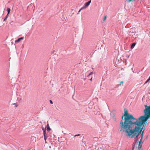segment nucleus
<instances>
[{
  "instance_id": "nucleus-10",
  "label": "nucleus",
  "mask_w": 150,
  "mask_h": 150,
  "mask_svg": "<svg viewBox=\"0 0 150 150\" xmlns=\"http://www.w3.org/2000/svg\"><path fill=\"white\" fill-rule=\"evenodd\" d=\"M136 0H128V2H133L135 1Z\"/></svg>"
},
{
  "instance_id": "nucleus-22",
  "label": "nucleus",
  "mask_w": 150,
  "mask_h": 150,
  "mask_svg": "<svg viewBox=\"0 0 150 150\" xmlns=\"http://www.w3.org/2000/svg\"><path fill=\"white\" fill-rule=\"evenodd\" d=\"M149 91H150V89H149Z\"/></svg>"
},
{
  "instance_id": "nucleus-1",
  "label": "nucleus",
  "mask_w": 150,
  "mask_h": 150,
  "mask_svg": "<svg viewBox=\"0 0 150 150\" xmlns=\"http://www.w3.org/2000/svg\"><path fill=\"white\" fill-rule=\"evenodd\" d=\"M138 118L134 117L127 110L122 117L120 122L119 129L127 134V135L131 138L137 137L139 136Z\"/></svg>"
},
{
  "instance_id": "nucleus-17",
  "label": "nucleus",
  "mask_w": 150,
  "mask_h": 150,
  "mask_svg": "<svg viewBox=\"0 0 150 150\" xmlns=\"http://www.w3.org/2000/svg\"><path fill=\"white\" fill-rule=\"evenodd\" d=\"M150 80L149 79H148L146 80V81L147 82H148Z\"/></svg>"
},
{
  "instance_id": "nucleus-6",
  "label": "nucleus",
  "mask_w": 150,
  "mask_h": 150,
  "mask_svg": "<svg viewBox=\"0 0 150 150\" xmlns=\"http://www.w3.org/2000/svg\"><path fill=\"white\" fill-rule=\"evenodd\" d=\"M47 131L49 132V131H50L51 130V129L48 123H47Z\"/></svg>"
},
{
  "instance_id": "nucleus-14",
  "label": "nucleus",
  "mask_w": 150,
  "mask_h": 150,
  "mask_svg": "<svg viewBox=\"0 0 150 150\" xmlns=\"http://www.w3.org/2000/svg\"><path fill=\"white\" fill-rule=\"evenodd\" d=\"M83 8H85V7H82V8H81V9L79 10V12L82 9H83Z\"/></svg>"
},
{
  "instance_id": "nucleus-7",
  "label": "nucleus",
  "mask_w": 150,
  "mask_h": 150,
  "mask_svg": "<svg viewBox=\"0 0 150 150\" xmlns=\"http://www.w3.org/2000/svg\"><path fill=\"white\" fill-rule=\"evenodd\" d=\"M136 44V43H133L131 46V49H133L134 47L135 46V45Z\"/></svg>"
},
{
  "instance_id": "nucleus-16",
  "label": "nucleus",
  "mask_w": 150,
  "mask_h": 150,
  "mask_svg": "<svg viewBox=\"0 0 150 150\" xmlns=\"http://www.w3.org/2000/svg\"><path fill=\"white\" fill-rule=\"evenodd\" d=\"M44 139H45V140L46 141V137L45 136H44Z\"/></svg>"
},
{
  "instance_id": "nucleus-18",
  "label": "nucleus",
  "mask_w": 150,
  "mask_h": 150,
  "mask_svg": "<svg viewBox=\"0 0 150 150\" xmlns=\"http://www.w3.org/2000/svg\"><path fill=\"white\" fill-rule=\"evenodd\" d=\"M42 130L43 131V132L44 131V130H46L45 129L43 128H42Z\"/></svg>"
},
{
  "instance_id": "nucleus-11",
  "label": "nucleus",
  "mask_w": 150,
  "mask_h": 150,
  "mask_svg": "<svg viewBox=\"0 0 150 150\" xmlns=\"http://www.w3.org/2000/svg\"><path fill=\"white\" fill-rule=\"evenodd\" d=\"M45 134H46V130H44L43 134H44V136H45Z\"/></svg>"
},
{
  "instance_id": "nucleus-9",
  "label": "nucleus",
  "mask_w": 150,
  "mask_h": 150,
  "mask_svg": "<svg viewBox=\"0 0 150 150\" xmlns=\"http://www.w3.org/2000/svg\"><path fill=\"white\" fill-rule=\"evenodd\" d=\"M13 105H14V107L15 108H16L18 106V105L16 103H14Z\"/></svg>"
},
{
  "instance_id": "nucleus-3",
  "label": "nucleus",
  "mask_w": 150,
  "mask_h": 150,
  "mask_svg": "<svg viewBox=\"0 0 150 150\" xmlns=\"http://www.w3.org/2000/svg\"><path fill=\"white\" fill-rule=\"evenodd\" d=\"M7 11L8 13L6 16H5V18L4 19V20L3 21H6V19L8 18V14H9V8H7Z\"/></svg>"
},
{
  "instance_id": "nucleus-20",
  "label": "nucleus",
  "mask_w": 150,
  "mask_h": 150,
  "mask_svg": "<svg viewBox=\"0 0 150 150\" xmlns=\"http://www.w3.org/2000/svg\"><path fill=\"white\" fill-rule=\"evenodd\" d=\"M92 77H91V78L90 79V80L91 81H92Z\"/></svg>"
},
{
  "instance_id": "nucleus-8",
  "label": "nucleus",
  "mask_w": 150,
  "mask_h": 150,
  "mask_svg": "<svg viewBox=\"0 0 150 150\" xmlns=\"http://www.w3.org/2000/svg\"><path fill=\"white\" fill-rule=\"evenodd\" d=\"M106 18H107V16H104V18H103V21H105L106 20Z\"/></svg>"
},
{
  "instance_id": "nucleus-19",
  "label": "nucleus",
  "mask_w": 150,
  "mask_h": 150,
  "mask_svg": "<svg viewBox=\"0 0 150 150\" xmlns=\"http://www.w3.org/2000/svg\"><path fill=\"white\" fill-rule=\"evenodd\" d=\"M79 134H77V135H75L74 136V137H76V136H79Z\"/></svg>"
},
{
  "instance_id": "nucleus-2",
  "label": "nucleus",
  "mask_w": 150,
  "mask_h": 150,
  "mask_svg": "<svg viewBox=\"0 0 150 150\" xmlns=\"http://www.w3.org/2000/svg\"><path fill=\"white\" fill-rule=\"evenodd\" d=\"M144 106L145 109L143 111L144 115L138 118L139 134V135L141 134V138L138 146L136 147L135 150H140L142 148V144L141 143L145 129L144 125L145 124L146 125L147 121L150 118V105L148 106L146 105H144Z\"/></svg>"
},
{
  "instance_id": "nucleus-5",
  "label": "nucleus",
  "mask_w": 150,
  "mask_h": 150,
  "mask_svg": "<svg viewBox=\"0 0 150 150\" xmlns=\"http://www.w3.org/2000/svg\"><path fill=\"white\" fill-rule=\"evenodd\" d=\"M23 39V37H21L20 38H18L17 40L15 41L16 42L18 43L21 40H22Z\"/></svg>"
},
{
  "instance_id": "nucleus-15",
  "label": "nucleus",
  "mask_w": 150,
  "mask_h": 150,
  "mask_svg": "<svg viewBox=\"0 0 150 150\" xmlns=\"http://www.w3.org/2000/svg\"><path fill=\"white\" fill-rule=\"evenodd\" d=\"M50 103L51 104H53L52 101L51 100H50Z\"/></svg>"
},
{
  "instance_id": "nucleus-21",
  "label": "nucleus",
  "mask_w": 150,
  "mask_h": 150,
  "mask_svg": "<svg viewBox=\"0 0 150 150\" xmlns=\"http://www.w3.org/2000/svg\"><path fill=\"white\" fill-rule=\"evenodd\" d=\"M147 82H146H146L144 83V84H146V83Z\"/></svg>"
},
{
  "instance_id": "nucleus-13",
  "label": "nucleus",
  "mask_w": 150,
  "mask_h": 150,
  "mask_svg": "<svg viewBox=\"0 0 150 150\" xmlns=\"http://www.w3.org/2000/svg\"><path fill=\"white\" fill-rule=\"evenodd\" d=\"M123 83V81H121L120 83L119 84V85L120 86L121 85V84Z\"/></svg>"
},
{
  "instance_id": "nucleus-4",
  "label": "nucleus",
  "mask_w": 150,
  "mask_h": 150,
  "mask_svg": "<svg viewBox=\"0 0 150 150\" xmlns=\"http://www.w3.org/2000/svg\"><path fill=\"white\" fill-rule=\"evenodd\" d=\"M91 0H90L88 1L85 4V8L86 7H87L88 6H89L91 3Z\"/></svg>"
},
{
  "instance_id": "nucleus-12",
  "label": "nucleus",
  "mask_w": 150,
  "mask_h": 150,
  "mask_svg": "<svg viewBox=\"0 0 150 150\" xmlns=\"http://www.w3.org/2000/svg\"><path fill=\"white\" fill-rule=\"evenodd\" d=\"M93 74V72H91L88 75V76H90Z\"/></svg>"
}]
</instances>
